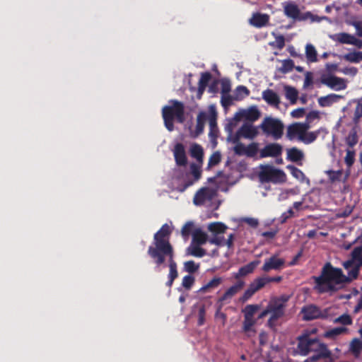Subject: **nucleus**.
<instances>
[{
    "label": "nucleus",
    "mask_w": 362,
    "mask_h": 362,
    "mask_svg": "<svg viewBox=\"0 0 362 362\" xmlns=\"http://www.w3.org/2000/svg\"><path fill=\"white\" fill-rule=\"evenodd\" d=\"M362 267V257L355 262L354 267L346 276L341 268L334 267L330 262H327L322 267L318 276H313V289L320 294H333L342 288L344 284L351 283L359 275Z\"/></svg>",
    "instance_id": "1"
},
{
    "label": "nucleus",
    "mask_w": 362,
    "mask_h": 362,
    "mask_svg": "<svg viewBox=\"0 0 362 362\" xmlns=\"http://www.w3.org/2000/svg\"><path fill=\"white\" fill-rule=\"evenodd\" d=\"M260 169L259 179L262 183H283L286 181V175L282 170L270 165H262Z\"/></svg>",
    "instance_id": "2"
},
{
    "label": "nucleus",
    "mask_w": 362,
    "mask_h": 362,
    "mask_svg": "<svg viewBox=\"0 0 362 362\" xmlns=\"http://www.w3.org/2000/svg\"><path fill=\"white\" fill-rule=\"evenodd\" d=\"M287 300L288 298L285 296L275 298L270 300L269 307L271 316L267 322L270 327H275L276 320L284 315Z\"/></svg>",
    "instance_id": "3"
},
{
    "label": "nucleus",
    "mask_w": 362,
    "mask_h": 362,
    "mask_svg": "<svg viewBox=\"0 0 362 362\" xmlns=\"http://www.w3.org/2000/svg\"><path fill=\"white\" fill-rule=\"evenodd\" d=\"M282 280V276H277L273 277L262 276L255 279L251 282L248 288L245 291L240 300L245 302L249 300L256 292L264 287L267 284L271 282L279 283Z\"/></svg>",
    "instance_id": "4"
},
{
    "label": "nucleus",
    "mask_w": 362,
    "mask_h": 362,
    "mask_svg": "<svg viewBox=\"0 0 362 362\" xmlns=\"http://www.w3.org/2000/svg\"><path fill=\"white\" fill-rule=\"evenodd\" d=\"M259 127L265 135L272 136L276 140L281 139L284 134V124L281 121L270 117H265Z\"/></svg>",
    "instance_id": "5"
},
{
    "label": "nucleus",
    "mask_w": 362,
    "mask_h": 362,
    "mask_svg": "<svg viewBox=\"0 0 362 362\" xmlns=\"http://www.w3.org/2000/svg\"><path fill=\"white\" fill-rule=\"evenodd\" d=\"M319 339L311 338L308 334H305L298 337V349L302 356H307L310 352L316 349Z\"/></svg>",
    "instance_id": "6"
},
{
    "label": "nucleus",
    "mask_w": 362,
    "mask_h": 362,
    "mask_svg": "<svg viewBox=\"0 0 362 362\" xmlns=\"http://www.w3.org/2000/svg\"><path fill=\"white\" fill-rule=\"evenodd\" d=\"M320 82L336 91L345 90L347 87L345 79L330 74H322L320 77Z\"/></svg>",
    "instance_id": "7"
},
{
    "label": "nucleus",
    "mask_w": 362,
    "mask_h": 362,
    "mask_svg": "<svg viewBox=\"0 0 362 362\" xmlns=\"http://www.w3.org/2000/svg\"><path fill=\"white\" fill-rule=\"evenodd\" d=\"M202 164L192 163L189 166V172L186 173L185 179L182 178V191L194 185L202 177Z\"/></svg>",
    "instance_id": "8"
},
{
    "label": "nucleus",
    "mask_w": 362,
    "mask_h": 362,
    "mask_svg": "<svg viewBox=\"0 0 362 362\" xmlns=\"http://www.w3.org/2000/svg\"><path fill=\"white\" fill-rule=\"evenodd\" d=\"M303 315V320L309 321L315 319H327L329 316L328 310H321L319 307L315 305H309L304 306L301 310Z\"/></svg>",
    "instance_id": "9"
},
{
    "label": "nucleus",
    "mask_w": 362,
    "mask_h": 362,
    "mask_svg": "<svg viewBox=\"0 0 362 362\" xmlns=\"http://www.w3.org/2000/svg\"><path fill=\"white\" fill-rule=\"evenodd\" d=\"M310 128L308 123L296 122L289 125L287 128L286 136L289 140H293L296 136L301 141L305 132Z\"/></svg>",
    "instance_id": "10"
},
{
    "label": "nucleus",
    "mask_w": 362,
    "mask_h": 362,
    "mask_svg": "<svg viewBox=\"0 0 362 362\" xmlns=\"http://www.w3.org/2000/svg\"><path fill=\"white\" fill-rule=\"evenodd\" d=\"M211 78H212V75L210 72L206 71V72L202 73L201 77H200L199 83H198L197 88H196L194 86H192L190 81H189V84L190 86V87H189L190 90L197 92L196 96H197V99L199 100L202 98L203 93H204L206 88L207 87L209 82L210 81Z\"/></svg>",
    "instance_id": "11"
},
{
    "label": "nucleus",
    "mask_w": 362,
    "mask_h": 362,
    "mask_svg": "<svg viewBox=\"0 0 362 362\" xmlns=\"http://www.w3.org/2000/svg\"><path fill=\"white\" fill-rule=\"evenodd\" d=\"M209 136L211 141H216L218 136V128L216 122L217 113L216 111V108L214 105H211L209 107Z\"/></svg>",
    "instance_id": "12"
},
{
    "label": "nucleus",
    "mask_w": 362,
    "mask_h": 362,
    "mask_svg": "<svg viewBox=\"0 0 362 362\" xmlns=\"http://www.w3.org/2000/svg\"><path fill=\"white\" fill-rule=\"evenodd\" d=\"M283 148L281 145L277 143H271L266 145L259 151L260 158L267 157H278L281 155Z\"/></svg>",
    "instance_id": "13"
},
{
    "label": "nucleus",
    "mask_w": 362,
    "mask_h": 362,
    "mask_svg": "<svg viewBox=\"0 0 362 362\" xmlns=\"http://www.w3.org/2000/svg\"><path fill=\"white\" fill-rule=\"evenodd\" d=\"M285 264V260L281 258H278L276 255L265 259L264 264L262 266V271L268 272L270 270H279Z\"/></svg>",
    "instance_id": "14"
},
{
    "label": "nucleus",
    "mask_w": 362,
    "mask_h": 362,
    "mask_svg": "<svg viewBox=\"0 0 362 362\" xmlns=\"http://www.w3.org/2000/svg\"><path fill=\"white\" fill-rule=\"evenodd\" d=\"M270 17L267 13H262L259 12L254 13L249 20L251 25L261 28L269 25Z\"/></svg>",
    "instance_id": "15"
},
{
    "label": "nucleus",
    "mask_w": 362,
    "mask_h": 362,
    "mask_svg": "<svg viewBox=\"0 0 362 362\" xmlns=\"http://www.w3.org/2000/svg\"><path fill=\"white\" fill-rule=\"evenodd\" d=\"M238 131L243 138L249 139H253L259 134L258 127L249 123H244Z\"/></svg>",
    "instance_id": "16"
},
{
    "label": "nucleus",
    "mask_w": 362,
    "mask_h": 362,
    "mask_svg": "<svg viewBox=\"0 0 362 362\" xmlns=\"http://www.w3.org/2000/svg\"><path fill=\"white\" fill-rule=\"evenodd\" d=\"M245 286V282L242 280H238L234 285L228 288L223 296L218 299V302H223L228 299L232 298L236 293L243 289Z\"/></svg>",
    "instance_id": "17"
},
{
    "label": "nucleus",
    "mask_w": 362,
    "mask_h": 362,
    "mask_svg": "<svg viewBox=\"0 0 362 362\" xmlns=\"http://www.w3.org/2000/svg\"><path fill=\"white\" fill-rule=\"evenodd\" d=\"M213 197L212 191L206 187L200 189L194 195V203L196 205H202L206 201L211 200Z\"/></svg>",
    "instance_id": "18"
},
{
    "label": "nucleus",
    "mask_w": 362,
    "mask_h": 362,
    "mask_svg": "<svg viewBox=\"0 0 362 362\" xmlns=\"http://www.w3.org/2000/svg\"><path fill=\"white\" fill-rule=\"evenodd\" d=\"M262 99L269 105L279 107L281 100L278 94L272 89H266L262 93Z\"/></svg>",
    "instance_id": "19"
},
{
    "label": "nucleus",
    "mask_w": 362,
    "mask_h": 362,
    "mask_svg": "<svg viewBox=\"0 0 362 362\" xmlns=\"http://www.w3.org/2000/svg\"><path fill=\"white\" fill-rule=\"evenodd\" d=\"M260 261L258 259L250 262V263L241 267L237 273L234 274L233 276L235 279H238L240 277L245 276L250 274H252L255 268L259 264Z\"/></svg>",
    "instance_id": "20"
},
{
    "label": "nucleus",
    "mask_w": 362,
    "mask_h": 362,
    "mask_svg": "<svg viewBox=\"0 0 362 362\" xmlns=\"http://www.w3.org/2000/svg\"><path fill=\"white\" fill-rule=\"evenodd\" d=\"M344 96L335 93H330L325 96L320 97L317 100L318 104L320 107H330L334 103H338Z\"/></svg>",
    "instance_id": "21"
},
{
    "label": "nucleus",
    "mask_w": 362,
    "mask_h": 362,
    "mask_svg": "<svg viewBox=\"0 0 362 362\" xmlns=\"http://www.w3.org/2000/svg\"><path fill=\"white\" fill-rule=\"evenodd\" d=\"M284 14L294 20L300 18V11L297 4L293 2H287L284 4Z\"/></svg>",
    "instance_id": "22"
},
{
    "label": "nucleus",
    "mask_w": 362,
    "mask_h": 362,
    "mask_svg": "<svg viewBox=\"0 0 362 362\" xmlns=\"http://www.w3.org/2000/svg\"><path fill=\"white\" fill-rule=\"evenodd\" d=\"M189 156L196 160V163L203 164L204 149L202 146L197 143H193L189 150Z\"/></svg>",
    "instance_id": "23"
},
{
    "label": "nucleus",
    "mask_w": 362,
    "mask_h": 362,
    "mask_svg": "<svg viewBox=\"0 0 362 362\" xmlns=\"http://www.w3.org/2000/svg\"><path fill=\"white\" fill-rule=\"evenodd\" d=\"M240 115L245 120L250 122L257 121L261 116L260 111L256 106H252L240 112Z\"/></svg>",
    "instance_id": "24"
},
{
    "label": "nucleus",
    "mask_w": 362,
    "mask_h": 362,
    "mask_svg": "<svg viewBox=\"0 0 362 362\" xmlns=\"http://www.w3.org/2000/svg\"><path fill=\"white\" fill-rule=\"evenodd\" d=\"M208 235L204 232L201 228H198L194 230L192 233V243L197 245H204L206 242H209Z\"/></svg>",
    "instance_id": "25"
},
{
    "label": "nucleus",
    "mask_w": 362,
    "mask_h": 362,
    "mask_svg": "<svg viewBox=\"0 0 362 362\" xmlns=\"http://www.w3.org/2000/svg\"><path fill=\"white\" fill-rule=\"evenodd\" d=\"M201 246V245H197L191 242L189 246L185 250L186 255L199 258L204 257L206 255V251Z\"/></svg>",
    "instance_id": "26"
},
{
    "label": "nucleus",
    "mask_w": 362,
    "mask_h": 362,
    "mask_svg": "<svg viewBox=\"0 0 362 362\" xmlns=\"http://www.w3.org/2000/svg\"><path fill=\"white\" fill-rule=\"evenodd\" d=\"M222 283V279L221 277H214L206 284L201 287L197 293H204L211 292L212 290L218 288Z\"/></svg>",
    "instance_id": "27"
},
{
    "label": "nucleus",
    "mask_w": 362,
    "mask_h": 362,
    "mask_svg": "<svg viewBox=\"0 0 362 362\" xmlns=\"http://www.w3.org/2000/svg\"><path fill=\"white\" fill-rule=\"evenodd\" d=\"M208 230L212 235L223 234L228 229V226L222 222H212L207 226Z\"/></svg>",
    "instance_id": "28"
},
{
    "label": "nucleus",
    "mask_w": 362,
    "mask_h": 362,
    "mask_svg": "<svg viewBox=\"0 0 362 362\" xmlns=\"http://www.w3.org/2000/svg\"><path fill=\"white\" fill-rule=\"evenodd\" d=\"M287 159L295 163L300 162L303 158V152L296 147H292L286 150Z\"/></svg>",
    "instance_id": "29"
},
{
    "label": "nucleus",
    "mask_w": 362,
    "mask_h": 362,
    "mask_svg": "<svg viewBox=\"0 0 362 362\" xmlns=\"http://www.w3.org/2000/svg\"><path fill=\"white\" fill-rule=\"evenodd\" d=\"M354 37V35L347 33H339L331 37L334 41L346 45H352Z\"/></svg>",
    "instance_id": "30"
},
{
    "label": "nucleus",
    "mask_w": 362,
    "mask_h": 362,
    "mask_svg": "<svg viewBox=\"0 0 362 362\" xmlns=\"http://www.w3.org/2000/svg\"><path fill=\"white\" fill-rule=\"evenodd\" d=\"M355 156L356 153L354 150L346 149V156L344 158V163L348 168V170L346 173L345 180H346L350 175V169L354 165L355 162Z\"/></svg>",
    "instance_id": "31"
},
{
    "label": "nucleus",
    "mask_w": 362,
    "mask_h": 362,
    "mask_svg": "<svg viewBox=\"0 0 362 362\" xmlns=\"http://www.w3.org/2000/svg\"><path fill=\"white\" fill-rule=\"evenodd\" d=\"M272 35L274 37L275 40L270 42L269 45L273 47L281 50L285 46V37L282 35L276 34L274 32L272 33Z\"/></svg>",
    "instance_id": "32"
},
{
    "label": "nucleus",
    "mask_w": 362,
    "mask_h": 362,
    "mask_svg": "<svg viewBox=\"0 0 362 362\" xmlns=\"http://www.w3.org/2000/svg\"><path fill=\"white\" fill-rule=\"evenodd\" d=\"M347 330V328L344 327H334L326 331L324 337L328 339H334L336 337L346 332Z\"/></svg>",
    "instance_id": "33"
},
{
    "label": "nucleus",
    "mask_w": 362,
    "mask_h": 362,
    "mask_svg": "<svg viewBox=\"0 0 362 362\" xmlns=\"http://www.w3.org/2000/svg\"><path fill=\"white\" fill-rule=\"evenodd\" d=\"M284 90L286 98L291 102V103H296L298 95L297 90L295 88L288 86H285Z\"/></svg>",
    "instance_id": "34"
},
{
    "label": "nucleus",
    "mask_w": 362,
    "mask_h": 362,
    "mask_svg": "<svg viewBox=\"0 0 362 362\" xmlns=\"http://www.w3.org/2000/svg\"><path fill=\"white\" fill-rule=\"evenodd\" d=\"M343 59L351 63H358L362 60V52H349L343 56Z\"/></svg>",
    "instance_id": "35"
},
{
    "label": "nucleus",
    "mask_w": 362,
    "mask_h": 362,
    "mask_svg": "<svg viewBox=\"0 0 362 362\" xmlns=\"http://www.w3.org/2000/svg\"><path fill=\"white\" fill-rule=\"evenodd\" d=\"M305 55L309 62H315L317 60V54L315 47L308 44L305 47Z\"/></svg>",
    "instance_id": "36"
},
{
    "label": "nucleus",
    "mask_w": 362,
    "mask_h": 362,
    "mask_svg": "<svg viewBox=\"0 0 362 362\" xmlns=\"http://www.w3.org/2000/svg\"><path fill=\"white\" fill-rule=\"evenodd\" d=\"M207 119H209V117L205 112L202 111L198 114L196 125V130L198 133L203 132L204 124Z\"/></svg>",
    "instance_id": "37"
},
{
    "label": "nucleus",
    "mask_w": 362,
    "mask_h": 362,
    "mask_svg": "<svg viewBox=\"0 0 362 362\" xmlns=\"http://www.w3.org/2000/svg\"><path fill=\"white\" fill-rule=\"evenodd\" d=\"M249 89L244 86H238L235 90L234 98L235 100H241L250 95Z\"/></svg>",
    "instance_id": "38"
},
{
    "label": "nucleus",
    "mask_w": 362,
    "mask_h": 362,
    "mask_svg": "<svg viewBox=\"0 0 362 362\" xmlns=\"http://www.w3.org/2000/svg\"><path fill=\"white\" fill-rule=\"evenodd\" d=\"M346 144L349 148H353L358 141V136L356 131L353 129L350 131L345 139Z\"/></svg>",
    "instance_id": "39"
},
{
    "label": "nucleus",
    "mask_w": 362,
    "mask_h": 362,
    "mask_svg": "<svg viewBox=\"0 0 362 362\" xmlns=\"http://www.w3.org/2000/svg\"><path fill=\"white\" fill-rule=\"evenodd\" d=\"M315 352L319 354L322 358H329L331 356V351L327 349V345L321 343L320 341L317 343Z\"/></svg>",
    "instance_id": "40"
},
{
    "label": "nucleus",
    "mask_w": 362,
    "mask_h": 362,
    "mask_svg": "<svg viewBox=\"0 0 362 362\" xmlns=\"http://www.w3.org/2000/svg\"><path fill=\"white\" fill-rule=\"evenodd\" d=\"M287 169L289 170L291 174L296 179L300 180L303 182L305 178V175L304 173L300 170L299 168H296L294 165H287Z\"/></svg>",
    "instance_id": "41"
},
{
    "label": "nucleus",
    "mask_w": 362,
    "mask_h": 362,
    "mask_svg": "<svg viewBox=\"0 0 362 362\" xmlns=\"http://www.w3.org/2000/svg\"><path fill=\"white\" fill-rule=\"evenodd\" d=\"M362 117V98L359 99L357 102V105L356 106L354 117H353V122L355 124H358L360 122L361 118Z\"/></svg>",
    "instance_id": "42"
},
{
    "label": "nucleus",
    "mask_w": 362,
    "mask_h": 362,
    "mask_svg": "<svg viewBox=\"0 0 362 362\" xmlns=\"http://www.w3.org/2000/svg\"><path fill=\"white\" fill-rule=\"evenodd\" d=\"M256 323V321L253 317H244L243 329L245 332H255V330L252 329V327Z\"/></svg>",
    "instance_id": "43"
},
{
    "label": "nucleus",
    "mask_w": 362,
    "mask_h": 362,
    "mask_svg": "<svg viewBox=\"0 0 362 362\" xmlns=\"http://www.w3.org/2000/svg\"><path fill=\"white\" fill-rule=\"evenodd\" d=\"M335 324H341L343 325H351L353 323L351 317L349 314H343L333 320Z\"/></svg>",
    "instance_id": "44"
},
{
    "label": "nucleus",
    "mask_w": 362,
    "mask_h": 362,
    "mask_svg": "<svg viewBox=\"0 0 362 362\" xmlns=\"http://www.w3.org/2000/svg\"><path fill=\"white\" fill-rule=\"evenodd\" d=\"M319 135V131L315 132H305V136H303L301 141H303L305 144H309L313 143L316 140Z\"/></svg>",
    "instance_id": "45"
},
{
    "label": "nucleus",
    "mask_w": 362,
    "mask_h": 362,
    "mask_svg": "<svg viewBox=\"0 0 362 362\" xmlns=\"http://www.w3.org/2000/svg\"><path fill=\"white\" fill-rule=\"evenodd\" d=\"M260 308L259 305H247L243 310L244 317H253L255 313Z\"/></svg>",
    "instance_id": "46"
},
{
    "label": "nucleus",
    "mask_w": 362,
    "mask_h": 362,
    "mask_svg": "<svg viewBox=\"0 0 362 362\" xmlns=\"http://www.w3.org/2000/svg\"><path fill=\"white\" fill-rule=\"evenodd\" d=\"M259 144L252 142L246 146V156L252 158L255 157L259 150Z\"/></svg>",
    "instance_id": "47"
},
{
    "label": "nucleus",
    "mask_w": 362,
    "mask_h": 362,
    "mask_svg": "<svg viewBox=\"0 0 362 362\" xmlns=\"http://www.w3.org/2000/svg\"><path fill=\"white\" fill-rule=\"evenodd\" d=\"M200 264H196L193 260L187 261L184 263V269L189 274H193L197 272L199 269Z\"/></svg>",
    "instance_id": "48"
},
{
    "label": "nucleus",
    "mask_w": 362,
    "mask_h": 362,
    "mask_svg": "<svg viewBox=\"0 0 362 362\" xmlns=\"http://www.w3.org/2000/svg\"><path fill=\"white\" fill-rule=\"evenodd\" d=\"M350 350L356 355L362 351V342L358 339H354L350 344Z\"/></svg>",
    "instance_id": "49"
},
{
    "label": "nucleus",
    "mask_w": 362,
    "mask_h": 362,
    "mask_svg": "<svg viewBox=\"0 0 362 362\" xmlns=\"http://www.w3.org/2000/svg\"><path fill=\"white\" fill-rule=\"evenodd\" d=\"M233 100H235L234 97L230 94L222 95L221 98V104L224 109H227L228 107L233 105Z\"/></svg>",
    "instance_id": "50"
},
{
    "label": "nucleus",
    "mask_w": 362,
    "mask_h": 362,
    "mask_svg": "<svg viewBox=\"0 0 362 362\" xmlns=\"http://www.w3.org/2000/svg\"><path fill=\"white\" fill-rule=\"evenodd\" d=\"M221 160V155L220 152H214L209 158L208 166L211 167L218 165Z\"/></svg>",
    "instance_id": "51"
},
{
    "label": "nucleus",
    "mask_w": 362,
    "mask_h": 362,
    "mask_svg": "<svg viewBox=\"0 0 362 362\" xmlns=\"http://www.w3.org/2000/svg\"><path fill=\"white\" fill-rule=\"evenodd\" d=\"M221 85V95L229 94L231 90L230 81L228 79L223 78L220 81Z\"/></svg>",
    "instance_id": "52"
},
{
    "label": "nucleus",
    "mask_w": 362,
    "mask_h": 362,
    "mask_svg": "<svg viewBox=\"0 0 362 362\" xmlns=\"http://www.w3.org/2000/svg\"><path fill=\"white\" fill-rule=\"evenodd\" d=\"M294 67V63L292 59H285L282 62V67L281 68V71L283 73H288L291 71Z\"/></svg>",
    "instance_id": "53"
},
{
    "label": "nucleus",
    "mask_w": 362,
    "mask_h": 362,
    "mask_svg": "<svg viewBox=\"0 0 362 362\" xmlns=\"http://www.w3.org/2000/svg\"><path fill=\"white\" fill-rule=\"evenodd\" d=\"M209 243L212 245H216L217 246H224L225 245V238L223 236L213 235L211 238L209 239Z\"/></svg>",
    "instance_id": "54"
},
{
    "label": "nucleus",
    "mask_w": 362,
    "mask_h": 362,
    "mask_svg": "<svg viewBox=\"0 0 362 362\" xmlns=\"http://www.w3.org/2000/svg\"><path fill=\"white\" fill-rule=\"evenodd\" d=\"M195 281L194 277L192 274H188L182 279V286L187 289H189L194 284Z\"/></svg>",
    "instance_id": "55"
},
{
    "label": "nucleus",
    "mask_w": 362,
    "mask_h": 362,
    "mask_svg": "<svg viewBox=\"0 0 362 362\" xmlns=\"http://www.w3.org/2000/svg\"><path fill=\"white\" fill-rule=\"evenodd\" d=\"M193 222H187L182 226V236L192 235V233L195 230Z\"/></svg>",
    "instance_id": "56"
},
{
    "label": "nucleus",
    "mask_w": 362,
    "mask_h": 362,
    "mask_svg": "<svg viewBox=\"0 0 362 362\" xmlns=\"http://www.w3.org/2000/svg\"><path fill=\"white\" fill-rule=\"evenodd\" d=\"M233 151L238 156H246V146L243 143H238L233 147Z\"/></svg>",
    "instance_id": "57"
},
{
    "label": "nucleus",
    "mask_w": 362,
    "mask_h": 362,
    "mask_svg": "<svg viewBox=\"0 0 362 362\" xmlns=\"http://www.w3.org/2000/svg\"><path fill=\"white\" fill-rule=\"evenodd\" d=\"M328 175L329 176V179L332 182L338 181L340 180V177L342 175V170H339L337 171L329 170L328 171Z\"/></svg>",
    "instance_id": "58"
},
{
    "label": "nucleus",
    "mask_w": 362,
    "mask_h": 362,
    "mask_svg": "<svg viewBox=\"0 0 362 362\" xmlns=\"http://www.w3.org/2000/svg\"><path fill=\"white\" fill-rule=\"evenodd\" d=\"M351 259L355 262L362 257V246L355 247L351 252Z\"/></svg>",
    "instance_id": "59"
},
{
    "label": "nucleus",
    "mask_w": 362,
    "mask_h": 362,
    "mask_svg": "<svg viewBox=\"0 0 362 362\" xmlns=\"http://www.w3.org/2000/svg\"><path fill=\"white\" fill-rule=\"evenodd\" d=\"M220 81L218 79L214 80L209 86L208 91L213 94H216L218 92V83Z\"/></svg>",
    "instance_id": "60"
},
{
    "label": "nucleus",
    "mask_w": 362,
    "mask_h": 362,
    "mask_svg": "<svg viewBox=\"0 0 362 362\" xmlns=\"http://www.w3.org/2000/svg\"><path fill=\"white\" fill-rule=\"evenodd\" d=\"M243 221L254 228H257L259 225L258 220L255 218H244Z\"/></svg>",
    "instance_id": "61"
},
{
    "label": "nucleus",
    "mask_w": 362,
    "mask_h": 362,
    "mask_svg": "<svg viewBox=\"0 0 362 362\" xmlns=\"http://www.w3.org/2000/svg\"><path fill=\"white\" fill-rule=\"evenodd\" d=\"M313 83V74L311 72H307L305 74L303 88H306L308 86H311Z\"/></svg>",
    "instance_id": "62"
},
{
    "label": "nucleus",
    "mask_w": 362,
    "mask_h": 362,
    "mask_svg": "<svg viewBox=\"0 0 362 362\" xmlns=\"http://www.w3.org/2000/svg\"><path fill=\"white\" fill-rule=\"evenodd\" d=\"M294 215V212L293 211L292 209H289L286 212H284L282 214L281 216V223H284L285 222H286V221L293 216Z\"/></svg>",
    "instance_id": "63"
},
{
    "label": "nucleus",
    "mask_w": 362,
    "mask_h": 362,
    "mask_svg": "<svg viewBox=\"0 0 362 362\" xmlns=\"http://www.w3.org/2000/svg\"><path fill=\"white\" fill-rule=\"evenodd\" d=\"M352 25L356 30V35L359 37H362V22L355 21Z\"/></svg>",
    "instance_id": "64"
}]
</instances>
